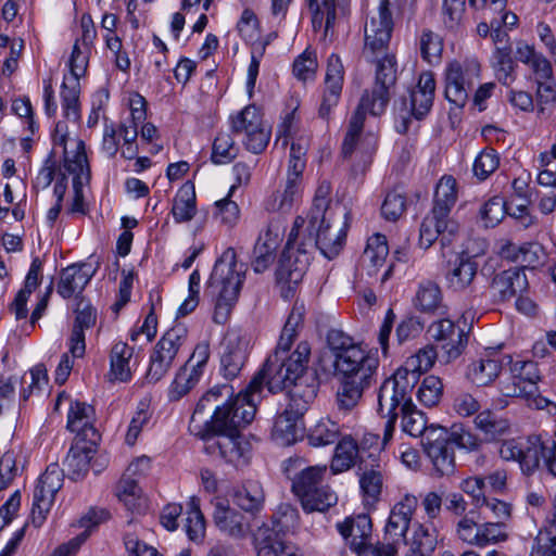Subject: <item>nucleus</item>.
I'll return each instance as SVG.
<instances>
[{
    "label": "nucleus",
    "instance_id": "nucleus-1",
    "mask_svg": "<svg viewBox=\"0 0 556 556\" xmlns=\"http://www.w3.org/2000/svg\"><path fill=\"white\" fill-rule=\"evenodd\" d=\"M331 223L332 220H326L312 226L311 220L302 216L294 219L279 260L277 270L279 280L299 283L309 266L315 250H319L328 260L339 255L344 244L345 231L343 228L331 231Z\"/></svg>",
    "mask_w": 556,
    "mask_h": 556
},
{
    "label": "nucleus",
    "instance_id": "nucleus-2",
    "mask_svg": "<svg viewBox=\"0 0 556 556\" xmlns=\"http://www.w3.org/2000/svg\"><path fill=\"white\" fill-rule=\"evenodd\" d=\"M305 315L304 303L295 302L282 328L276 350L263 365V374L268 376V391L275 393L289 388L294 381H300L307 369L311 346L300 342L293 352L290 348L303 325Z\"/></svg>",
    "mask_w": 556,
    "mask_h": 556
},
{
    "label": "nucleus",
    "instance_id": "nucleus-3",
    "mask_svg": "<svg viewBox=\"0 0 556 556\" xmlns=\"http://www.w3.org/2000/svg\"><path fill=\"white\" fill-rule=\"evenodd\" d=\"M245 280L244 266L236 261L235 252H226L213 267L205 292L215 301L214 321H227Z\"/></svg>",
    "mask_w": 556,
    "mask_h": 556
},
{
    "label": "nucleus",
    "instance_id": "nucleus-4",
    "mask_svg": "<svg viewBox=\"0 0 556 556\" xmlns=\"http://www.w3.org/2000/svg\"><path fill=\"white\" fill-rule=\"evenodd\" d=\"M264 384L268 387V376L267 372L263 374L262 368L244 391L215 407L211 420L205 422V428L208 431L240 432L254 419L256 404L261 399Z\"/></svg>",
    "mask_w": 556,
    "mask_h": 556
},
{
    "label": "nucleus",
    "instance_id": "nucleus-5",
    "mask_svg": "<svg viewBox=\"0 0 556 556\" xmlns=\"http://www.w3.org/2000/svg\"><path fill=\"white\" fill-rule=\"evenodd\" d=\"M52 140L54 146L63 148V169L73 177L74 198L70 211L85 214L83 187L90 180L85 142L77 137H71L67 124L63 121L55 124Z\"/></svg>",
    "mask_w": 556,
    "mask_h": 556
},
{
    "label": "nucleus",
    "instance_id": "nucleus-6",
    "mask_svg": "<svg viewBox=\"0 0 556 556\" xmlns=\"http://www.w3.org/2000/svg\"><path fill=\"white\" fill-rule=\"evenodd\" d=\"M498 454L506 462L518 463L525 475L533 473L543 458L547 472L556 478V443L544 441L541 435L505 440L498 448Z\"/></svg>",
    "mask_w": 556,
    "mask_h": 556
},
{
    "label": "nucleus",
    "instance_id": "nucleus-7",
    "mask_svg": "<svg viewBox=\"0 0 556 556\" xmlns=\"http://www.w3.org/2000/svg\"><path fill=\"white\" fill-rule=\"evenodd\" d=\"M289 387H292L289 391L290 402L275 418L270 434L271 440L280 446L291 445L302 435L301 418L316 396L315 384H306L303 388L301 383L294 381Z\"/></svg>",
    "mask_w": 556,
    "mask_h": 556
},
{
    "label": "nucleus",
    "instance_id": "nucleus-8",
    "mask_svg": "<svg viewBox=\"0 0 556 556\" xmlns=\"http://www.w3.org/2000/svg\"><path fill=\"white\" fill-rule=\"evenodd\" d=\"M296 518L298 513L291 505H280L273 517V525H263L254 533L256 556H302L299 547L285 535L294 526Z\"/></svg>",
    "mask_w": 556,
    "mask_h": 556
},
{
    "label": "nucleus",
    "instance_id": "nucleus-9",
    "mask_svg": "<svg viewBox=\"0 0 556 556\" xmlns=\"http://www.w3.org/2000/svg\"><path fill=\"white\" fill-rule=\"evenodd\" d=\"M438 357L433 345H426L409 356L405 363L399 367L395 372L383 381L382 397L388 403L394 400V396L403 397L407 392H412L419 380L421 374L428 371Z\"/></svg>",
    "mask_w": 556,
    "mask_h": 556
},
{
    "label": "nucleus",
    "instance_id": "nucleus-10",
    "mask_svg": "<svg viewBox=\"0 0 556 556\" xmlns=\"http://www.w3.org/2000/svg\"><path fill=\"white\" fill-rule=\"evenodd\" d=\"M326 467H307L292 479V491L301 501L305 511H325L334 505L338 497L323 483Z\"/></svg>",
    "mask_w": 556,
    "mask_h": 556
},
{
    "label": "nucleus",
    "instance_id": "nucleus-11",
    "mask_svg": "<svg viewBox=\"0 0 556 556\" xmlns=\"http://www.w3.org/2000/svg\"><path fill=\"white\" fill-rule=\"evenodd\" d=\"M91 50L74 43L68 60L70 74L64 75L61 85V108L64 118L77 122L80 118L79 78L85 75Z\"/></svg>",
    "mask_w": 556,
    "mask_h": 556
},
{
    "label": "nucleus",
    "instance_id": "nucleus-12",
    "mask_svg": "<svg viewBox=\"0 0 556 556\" xmlns=\"http://www.w3.org/2000/svg\"><path fill=\"white\" fill-rule=\"evenodd\" d=\"M400 4L401 0H380L377 12L365 24L363 54L366 59L375 60L387 50L393 29L392 11Z\"/></svg>",
    "mask_w": 556,
    "mask_h": 556
},
{
    "label": "nucleus",
    "instance_id": "nucleus-13",
    "mask_svg": "<svg viewBox=\"0 0 556 556\" xmlns=\"http://www.w3.org/2000/svg\"><path fill=\"white\" fill-rule=\"evenodd\" d=\"M480 63L476 59L450 62L444 71L446 100L455 108H463L469 91L480 78Z\"/></svg>",
    "mask_w": 556,
    "mask_h": 556
},
{
    "label": "nucleus",
    "instance_id": "nucleus-14",
    "mask_svg": "<svg viewBox=\"0 0 556 556\" xmlns=\"http://www.w3.org/2000/svg\"><path fill=\"white\" fill-rule=\"evenodd\" d=\"M187 336L186 326L177 324L161 337L150 355V364L146 376L149 382L156 383L166 376L180 348L186 342Z\"/></svg>",
    "mask_w": 556,
    "mask_h": 556
},
{
    "label": "nucleus",
    "instance_id": "nucleus-15",
    "mask_svg": "<svg viewBox=\"0 0 556 556\" xmlns=\"http://www.w3.org/2000/svg\"><path fill=\"white\" fill-rule=\"evenodd\" d=\"M206 441L205 450L212 455H218L225 462L236 467L248 465L252 456V445L240 432L208 431L198 433Z\"/></svg>",
    "mask_w": 556,
    "mask_h": 556
},
{
    "label": "nucleus",
    "instance_id": "nucleus-16",
    "mask_svg": "<svg viewBox=\"0 0 556 556\" xmlns=\"http://www.w3.org/2000/svg\"><path fill=\"white\" fill-rule=\"evenodd\" d=\"M379 366L378 357L361 344L348 350L334 361L336 372L341 379L369 383L375 379Z\"/></svg>",
    "mask_w": 556,
    "mask_h": 556
},
{
    "label": "nucleus",
    "instance_id": "nucleus-17",
    "mask_svg": "<svg viewBox=\"0 0 556 556\" xmlns=\"http://www.w3.org/2000/svg\"><path fill=\"white\" fill-rule=\"evenodd\" d=\"M382 396L381 386L378 392V410H387V413L390 414L400 409L402 416L401 427L407 434L412 437H421L422 441H425L429 430L441 428L440 426L427 425L425 414L417 409L412 401V392H407L403 397H400V395L396 394L394 400L391 401V404H388Z\"/></svg>",
    "mask_w": 556,
    "mask_h": 556
},
{
    "label": "nucleus",
    "instance_id": "nucleus-18",
    "mask_svg": "<svg viewBox=\"0 0 556 556\" xmlns=\"http://www.w3.org/2000/svg\"><path fill=\"white\" fill-rule=\"evenodd\" d=\"M63 469L58 464H50L39 477L34 490L31 507V522L34 526L40 527L46 520L54 503L55 494L63 485Z\"/></svg>",
    "mask_w": 556,
    "mask_h": 556
},
{
    "label": "nucleus",
    "instance_id": "nucleus-19",
    "mask_svg": "<svg viewBox=\"0 0 556 556\" xmlns=\"http://www.w3.org/2000/svg\"><path fill=\"white\" fill-rule=\"evenodd\" d=\"M422 442L424 451L432 464L437 477L450 476L455 470L454 448L450 443L445 428H435L427 432Z\"/></svg>",
    "mask_w": 556,
    "mask_h": 556
},
{
    "label": "nucleus",
    "instance_id": "nucleus-20",
    "mask_svg": "<svg viewBox=\"0 0 556 556\" xmlns=\"http://www.w3.org/2000/svg\"><path fill=\"white\" fill-rule=\"evenodd\" d=\"M220 354V370L226 379L239 376L248 359L250 338L240 329L227 331Z\"/></svg>",
    "mask_w": 556,
    "mask_h": 556
},
{
    "label": "nucleus",
    "instance_id": "nucleus-21",
    "mask_svg": "<svg viewBox=\"0 0 556 556\" xmlns=\"http://www.w3.org/2000/svg\"><path fill=\"white\" fill-rule=\"evenodd\" d=\"M283 224L280 218L270 219L263 229L253 249L252 267L264 273L276 260V251L282 241Z\"/></svg>",
    "mask_w": 556,
    "mask_h": 556
},
{
    "label": "nucleus",
    "instance_id": "nucleus-22",
    "mask_svg": "<svg viewBox=\"0 0 556 556\" xmlns=\"http://www.w3.org/2000/svg\"><path fill=\"white\" fill-rule=\"evenodd\" d=\"M428 333L433 341L441 343L443 357L446 362L459 357L468 343L465 329L458 328V326L448 318L433 321L428 328Z\"/></svg>",
    "mask_w": 556,
    "mask_h": 556
},
{
    "label": "nucleus",
    "instance_id": "nucleus-23",
    "mask_svg": "<svg viewBox=\"0 0 556 556\" xmlns=\"http://www.w3.org/2000/svg\"><path fill=\"white\" fill-rule=\"evenodd\" d=\"M137 138L136 126H127V123L119 125L105 123L101 148L109 157H114L121 148L124 159L134 160L138 154Z\"/></svg>",
    "mask_w": 556,
    "mask_h": 556
},
{
    "label": "nucleus",
    "instance_id": "nucleus-24",
    "mask_svg": "<svg viewBox=\"0 0 556 556\" xmlns=\"http://www.w3.org/2000/svg\"><path fill=\"white\" fill-rule=\"evenodd\" d=\"M477 261L465 253L457 254L448 262L444 273V281L447 291L452 293H466L472 289L478 275Z\"/></svg>",
    "mask_w": 556,
    "mask_h": 556
},
{
    "label": "nucleus",
    "instance_id": "nucleus-25",
    "mask_svg": "<svg viewBox=\"0 0 556 556\" xmlns=\"http://www.w3.org/2000/svg\"><path fill=\"white\" fill-rule=\"evenodd\" d=\"M511 371L516 379L523 384L526 391V402L529 407L544 409L556 405L539 392L538 382L541 380L539 366L533 361H518L514 363Z\"/></svg>",
    "mask_w": 556,
    "mask_h": 556
},
{
    "label": "nucleus",
    "instance_id": "nucleus-26",
    "mask_svg": "<svg viewBox=\"0 0 556 556\" xmlns=\"http://www.w3.org/2000/svg\"><path fill=\"white\" fill-rule=\"evenodd\" d=\"M458 228V224L451 217L441 216L439 213H434V211L431 210L421 223L419 245L424 249H428L440 238L441 245L445 248L451 244Z\"/></svg>",
    "mask_w": 556,
    "mask_h": 556
},
{
    "label": "nucleus",
    "instance_id": "nucleus-27",
    "mask_svg": "<svg viewBox=\"0 0 556 556\" xmlns=\"http://www.w3.org/2000/svg\"><path fill=\"white\" fill-rule=\"evenodd\" d=\"M417 506L418 497L416 495L412 493L402 494L391 508L384 527L386 536L404 541Z\"/></svg>",
    "mask_w": 556,
    "mask_h": 556
},
{
    "label": "nucleus",
    "instance_id": "nucleus-28",
    "mask_svg": "<svg viewBox=\"0 0 556 556\" xmlns=\"http://www.w3.org/2000/svg\"><path fill=\"white\" fill-rule=\"evenodd\" d=\"M75 320L70 338V352L73 357L85 354V330L92 328L97 321V309L87 301L80 299L74 311Z\"/></svg>",
    "mask_w": 556,
    "mask_h": 556
},
{
    "label": "nucleus",
    "instance_id": "nucleus-29",
    "mask_svg": "<svg viewBox=\"0 0 556 556\" xmlns=\"http://www.w3.org/2000/svg\"><path fill=\"white\" fill-rule=\"evenodd\" d=\"M338 530L358 556L366 553V547L370 544L371 520L365 514L346 518L342 523H338Z\"/></svg>",
    "mask_w": 556,
    "mask_h": 556
},
{
    "label": "nucleus",
    "instance_id": "nucleus-30",
    "mask_svg": "<svg viewBox=\"0 0 556 556\" xmlns=\"http://www.w3.org/2000/svg\"><path fill=\"white\" fill-rule=\"evenodd\" d=\"M435 90V80L431 72L419 75L416 87L408 98L409 113L416 119L424 118L431 110Z\"/></svg>",
    "mask_w": 556,
    "mask_h": 556
},
{
    "label": "nucleus",
    "instance_id": "nucleus-31",
    "mask_svg": "<svg viewBox=\"0 0 556 556\" xmlns=\"http://www.w3.org/2000/svg\"><path fill=\"white\" fill-rule=\"evenodd\" d=\"M502 371V361L494 354L480 355L467 365L465 377L476 387L494 382Z\"/></svg>",
    "mask_w": 556,
    "mask_h": 556
},
{
    "label": "nucleus",
    "instance_id": "nucleus-32",
    "mask_svg": "<svg viewBox=\"0 0 556 556\" xmlns=\"http://www.w3.org/2000/svg\"><path fill=\"white\" fill-rule=\"evenodd\" d=\"M93 275L94 270L88 264L67 266L60 274L58 293L64 299L81 293Z\"/></svg>",
    "mask_w": 556,
    "mask_h": 556
},
{
    "label": "nucleus",
    "instance_id": "nucleus-33",
    "mask_svg": "<svg viewBox=\"0 0 556 556\" xmlns=\"http://www.w3.org/2000/svg\"><path fill=\"white\" fill-rule=\"evenodd\" d=\"M414 307L425 314H443L446 312L443 291L440 285L431 279L421 280L416 289Z\"/></svg>",
    "mask_w": 556,
    "mask_h": 556
},
{
    "label": "nucleus",
    "instance_id": "nucleus-34",
    "mask_svg": "<svg viewBox=\"0 0 556 556\" xmlns=\"http://www.w3.org/2000/svg\"><path fill=\"white\" fill-rule=\"evenodd\" d=\"M93 407L85 402L75 401L71 403L67 414V428L90 442H96L97 430L93 427Z\"/></svg>",
    "mask_w": 556,
    "mask_h": 556
},
{
    "label": "nucleus",
    "instance_id": "nucleus-35",
    "mask_svg": "<svg viewBox=\"0 0 556 556\" xmlns=\"http://www.w3.org/2000/svg\"><path fill=\"white\" fill-rule=\"evenodd\" d=\"M309 9L313 11V27L325 28V36L332 27L337 12L345 13L349 0H307Z\"/></svg>",
    "mask_w": 556,
    "mask_h": 556
},
{
    "label": "nucleus",
    "instance_id": "nucleus-36",
    "mask_svg": "<svg viewBox=\"0 0 556 556\" xmlns=\"http://www.w3.org/2000/svg\"><path fill=\"white\" fill-rule=\"evenodd\" d=\"M110 364L111 375L115 380L121 382L129 381L136 367L134 348L122 341L116 342L111 350Z\"/></svg>",
    "mask_w": 556,
    "mask_h": 556
},
{
    "label": "nucleus",
    "instance_id": "nucleus-37",
    "mask_svg": "<svg viewBox=\"0 0 556 556\" xmlns=\"http://www.w3.org/2000/svg\"><path fill=\"white\" fill-rule=\"evenodd\" d=\"M389 255V245L384 235L375 233L368 238L362 256L363 268L368 276L377 275Z\"/></svg>",
    "mask_w": 556,
    "mask_h": 556
},
{
    "label": "nucleus",
    "instance_id": "nucleus-38",
    "mask_svg": "<svg viewBox=\"0 0 556 556\" xmlns=\"http://www.w3.org/2000/svg\"><path fill=\"white\" fill-rule=\"evenodd\" d=\"M527 287L528 281L525 273L516 268L497 274L492 281V288L502 301L511 299L518 292L525 291Z\"/></svg>",
    "mask_w": 556,
    "mask_h": 556
},
{
    "label": "nucleus",
    "instance_id": "nucleus-39",
    "mask_svg": "<svg viewBox=\"0 0 556 556\" xmlns=\"http://www.w3.org/2000/svg\"><path fill=\"white\" fill-rule=\"evenodd\" d=\"M389 101L390 90L386 89V87L374 85L363 92L354 113H361L362 119L365 122L367 113L372 116L382 115L387 110Z\"/></svg>",
    "mask_w": 556,
    "mask_h": 556
},
{
    "label": "nucleus",
    "instance_id": "nucleus-40",
    "mask_svg": "<svg viewBox=\"0 0 556 556\" xmlns=\"http://www.w3.org/2000/svg\"><path fill=\"white\" fill-rule=\"evenodd\" d=\"M214 522L216 527L228 535L239 538L244 533L243 515L229 507L222 501L215 504Z\"/></svg>",
    "mask_w": 556,
    "mask_h": 556
},
{
    "label": "nucleus",
    "instance_id": "nucleus-41",
    "mask_svg": "<svg viewBox=\"0 0 556 556\" xmlns=\"http://www.w3.org/2000/svg\"><path fill=\"white\" fill-rule=\"evenodd\" d=\"M457 200V182L452 176H443L437 184L433 207L434 213L450 217V213Z\"/></svg>",
    "mask_w": 556,
    "mask_h": 556
},
{
    "label": "nucleus",
    "instance_id": "nucleus-42",
    "mask_svg": "<svg viewBox=\"0 0 556 556\" xmlns=\"http://www.w3.org/2000/svg\"><path fill=\"white\" fill-rule=\"evenodd\" d=\"M301 194V185L292 180H286L282 189L274 192L265 202V208L269 212L288 213Z\"/></svg>",
    "mask_w": 556,
    "mask_h": 556
},
{
    "label": "nucleus",
    "instance_id": "nucleus-43",
    "mask_svg": "<svg viewBox=\"0 0 556 556\" xmlns=\"http://www.w3.org/2000/svg\"><path fill=\"white\" fill-rule=\"evenodd\" d=\"M195 211L194 187L187 182L176 193L172 213L177 223H185L193 218Z\"/></svg>",
    "mask_w": 556,
    "mask_h": 556
},
{
    "label": "nucleus",
    "instance_id": "nucleus-44",
    "mask_svg": "<svg viewBox=\"0 0 556 556\" xmlns=\"http://www.w3.org/2000/svg\"><path fill=\"white\" fill-rule=\"evenodd\" d=\"M330 186L329 184H321L316 190L313 205L306 216V220H311L314 226L317 223L331 222L333 219L334 211L330 206Z\"/></svg>",
    "mask_w": 556,
    "mask_h": 556
},
{
    "label": "nucleus",
    "instance_id": "nucleus-45",
    "mask_svg": "<svg viewBox=\"0 0 556 556\" xmlns=\"http://www.w3.org/2000/svg\"><path fill=\"white\" fill-rule=\"evenodd\" d=\"M236 504L247 511L258 510L264 503V491L258 481L248 480L233 495Z\"/></svg>",
    "mask_w": 556,
    "mask_h": 556
},
{
    "label": "nucleus",
    "instance_id": "nucleus-46",
    "mask_svg": "<svg viewBox=\"0 0 556 556\" xmlns=\"http://www.w3.org/2000/svg\"><path fill=\"white\" fill-rule=\"evenodd\" d=\"M475 426L480 430L486 440H495L504 435L509 429V422L493 412L485 409L475 417Z\"/></svg>",
    "mask_w": 556,
    "mask_h": 556
},
{
    "label": "nucleus",
    "instance_id": "nucleus-47",
    "mask_svg": "<svg viewBox=\"0 0 556 556\" xmlns=\"http://www.w3.org/2000/svg\"><path fill=\"white\" fill-rule=\"evenodd\" d=\"M358 456V446L354 439L345 437L339 441L331 462L333 472H343L350 469Z\"/></svg>",
    "mask_w": 556,
    "mask_h": 556
},
{
    "label": "nucleus",
    "instance_id": "nucleus-48",
    "mask_svg": "<svg viewBox=\"0 0 556 556\" xmlns=\"http://www.w3.org/2000/svg\"><path fill=\"white\" fill-rule=\"evenodd\" d=\"M116 495L129 510L139 511L144 507L146 500L136 479L122 477L116 486Z\"/></svg>",
    "mask_w": 556,
    "mask_h": 556
},
{
    "label": "nucleus",
    "instance_id": "nucleus-49",
    "mask_svg": "<svg viewBox=\"0 0 556 556\" xmlns=\"http://www.w3.org/2000/svg\"><path fill=\"white\" fill-rule=\"evenodd\" d=\"M515 61L511 58L509 45L496 47L493 53V68L497 79L503 85H510L515 80Z\"/></svg>",
    "mask_w": 556,
    "mask_h": 556
},
{
    "label": "nucleus",
    "instance_id": "nucleus-50",
    "mask_svg": "<svg viewBox=\"0 0 556 556\" xmlns=\"http://www.w3.org/2000/svg\"><path fill=\"white\" fill-rule=\"evenodd\" d=\"M340 427L331 419H320L308 432V442L311 445L319 447L333 444L339 440Z\"/></svg>",
    "mask_w": 556,
    "mask_h": 556
},
{
    "label": "nucleus",
    "instance_id": "nucleus-51",
    "mask_svg": "<svg viewBox=\"0 0 556 556\" xmlns=\"http://www.w3.org/2000/svg\"><path fill=\"white\" fill-rule=\"evenodd\" d=\"M201 378L188 370L184 365L176 371L172 383L168 387L167 396L169 401H179L193 390Z\"/></svg>",
    "mask_w": 556,
    "mask_h": 556
},
{
    "label": "nucleus",
    "instance_id": "nucleus-52",
    "mask_svg": "<svg viewBox=\"0 0 556 556\" xmlns=\"http://www.w3.org/2000/svg\"><path fill=\"white\" fill-rule=\"evenodd\" d=\"M369 386V383L341 379V387L337 393L338 408L343 412L351 410L358 403L364 390Z\"/></svg>",
    "mask_w": 556,
    "mask_h": 556
},
{
    "label": "nucleus",
    "instance_id": "nucleus-53",
    "mask_svg": "<svg viewBox=\"0 0 556 556\" xmlns=\"http://www.w3.org/2000/svg\"><path fill=\"white\" fill-rule=\"evenodd\" d=\"M93 450L76 443L73 445L64 460L67 470L73 475V479H77L87 472L89 463L92 457Z\"/></svg>",
    "mask_w": 556,
    "mask_h": 556
},
{
    "label": "nucleus",
    "instance_id": "nucleus-54",
    "mask_svg": "<svg viewBox=\"0 0 556 556\" xmlns=\"http://www.w3.org/2000/svg\"><path fill=\"white\" fill-rule=\"evenodd\" d=\"M239 148L228 132H219L212 148L211 160L214 164L223 165L230 163L238 155Z\"/></svg>",
    "mask_w": 556,
    "mask_h": 556
},
{
    "label": "nucleus",
    "instance_id": "nucleus-55",
    "mask_svg": "<svg viewBox=\"0 0 556 556\" xmlns=\"http://www.w3.org/2000/svg\"><path fill=\"white\" fill-rule=\"evenodd\" d=\"M186 532L188 538L193 542H201L205 534V521L197 497H191L188 502Z\"/></svg>",
    "mask_w": 556,
    "mask_h": 556
},
{
    "label": "nucleus",
    "instance_id": "nucleus-56",
    "mask_svg": "<svg viewBox=\"0 0 556 556\" xmlns=\"http://www.w3.org/2000/svg\"><path fill=\"white\" fill-rule=\"evenodd\" d=\"M264 123L260 110L254 105H248L231 118V128L236 134L244 135Z\"/></svg>",
    "mask_w": 556,
    "mask_h": 556
},
{
    "label": "nucleus",
    "instance_id": "nucleus-57",
    "mask_svg": "<svg viewBox=\"0 0 556 556\" xmlns=\"http://www.w3.org/2000/svg\"><path fill=\"white\" fill-rule=\"evenodd\" d=\"M419 46L421 56L426 62L429 64L440 62L443 51V42L438 34L429 29H425L421 33Z\"/></svg>",
    "mask_w": 556,
    "mask_h": 556
},
{
    "label": "nucleus",
    "instance_id": "nucleus-58",
    "mask_svg": "<svg viewBox=\"0 0 556 556\" xmlns=\"http://www.w3.org/2000/svg\"><path fill=\"white\" fill-rule=\"evenodd\" d=\"M22 383L21 396L24 401L48 383L47 369L42 364H38L33 367L28 375H24L20 381Z\"/></svg>",
    "mask_w": 556,
    "mask_h": 556
},
{
    "label": "nucleus",
    "instance_id": "nucleus-59",
    "mask_svg": "<svg viewBox=\"0 0 556 556\" xmlns=\"http://www.w3.org/2000/svg\"><path fill=\"white\" fill-rule=\"evenodd\" d=\"M443 393V383L441 379L437 376L429 375L427 376L417 391L418 400L428 407L435 406Z\"/></svg>",
    "mask_w": 556,
    "mask_h": 556
},
{
    "label": "nucleus",
    "instance_id": "nucleus-60",
    "mask_svg": "<svg viewBox=\"0 0 556 556\" xmlns=\"http://www.w3.org/2000/svg\"><path fill=\"white\" fill-rule=\"evenodd\" d=\"M500 165V156L492 148L482 150L475 159L472 170L479 180H485Z\"/></svg>",
    "mask_w": 556,
    "mask_h": 556
},
{
    "label": "nucleus",
    "instance_id": "nucleus-61",
    "mask_svg": "<svg viewBox=\"0 0 556 556\" xmlns=\"http://www.w3.org/2000/svg\"><path fill=\"white\" fill-rule=\"evenodd\" d=\"M151 418L149 404L146 401H140L135 415L132 416L126 435L125 442L128 445H134L144 427L148 426Z\"/></svg>",
    "mask_w": 556,
    "mask_h": 556
},
{
    "label": "nucleus",
    "instance_id": "nucleus-62",
    "mask_svg": "<svg viewBox=\"0 0 556 556\" xmlns=\"http://www.w3.org/2000/svg\"><path fill=\"white\" fill-rule=\"evenodd\" d=\"M437 542V532L433 528L420 522L414 525L413 535L408 543L409 545L414 546V548H419L432 554Z\"/></svg>",
    "mask_w": 556,
    "mask_h": 556
},
{
    "label": "nucleus",
    "instance_id": "nucleus-63",
    "mask_svg": "<svg viewBox=\"0 0 556 556\" xmlns=\"http://www.w3.org/2000/svg\"><path fill=\"white\" fill-rule=\"evenodd\" d=\"M211 357V346L207 341H202L195 345L193 349L191 355L187 359V362L184 364V366L192 371L194 375L200 377L202 379L208 361Z\"/></svg>",
    "mask_w": 556,
    "mask_h": 556
},
{
    "label": "nucleus",
    "instance_id": "nucleus-64",
    "mask_svg": "<svg viewBox=\"0 0 556 556\" xmlns=\"http://www.w3.org/2000/svg\"><path fill=\"white\" fill-rule=\"evenodd\" d=\"M396 80V61L392 54H386L377 62L376 79L374 85L389 89Z\"/></svg>",
    "mask_w": 556,
    "mask_h": 556
}]
</instances>
